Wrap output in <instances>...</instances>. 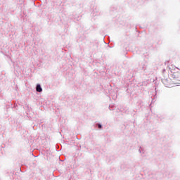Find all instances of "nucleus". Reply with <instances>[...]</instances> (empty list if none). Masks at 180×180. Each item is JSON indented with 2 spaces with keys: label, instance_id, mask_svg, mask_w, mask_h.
<instances>
[{
  "label": "nucleus",
  "instance_id": "nucleus-1",
  "mask_svg": "<svg viewBox=\"0 0 180 180\" xmlns=\"http://www.w3.org/2000/svg\"><path fill=\"white\" fill-rule=\"evenodd\" d=\"M37 92H41L43 91V89H41V86L40 84H37L36 87Z\"/></svg>",
  "mask_w": 180,
  "mask_h": 180
},
{
  "label": "nucleus",
  "instance_id": "nucleus-2",
  "mask_svg": "<svg viewBox=\"0 0 180 180\" xmlns=\"http://www.w3.org/2000/svg\"><path fill=\"white\" fill-rule=\"evenodd\" d=\"M102 127V125L101 124H98V128L101 129Z\"/></svg>",
  "mask_w": 180,
  "mask_h": 180
}]
</instances>
